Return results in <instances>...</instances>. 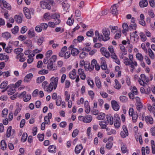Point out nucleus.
I'll use <instances>...</instances> for the list:
<instances>
[{"label":"nucleus","mask_w":155,"mask_h":155,"mask_svg":"<svg viewBox=\"0 0 155 155\" xmlns=\"http://www.w3.org/2000/svg\"><path fill=\"white\" fill-rule=\"evenodd\" d=\"M58 78L56 77L55 78L53 77L50 79L51 83L48 85V88L47 90L48 92H51L53 90V89L55 90L56 89L58 83Z\"/></svg>","instance_id":"1"},{"label":"nucleus","mask_w":155,"mask_h":155,"mask_svg":"<svg viewBox=\"0 0 155 155\" xmlns=\"http://www.w3.org/2000/svg\"><path fill=\"white\" fill-rule=\"evenodd\" d=\"M74 46L73 45H71L68 48V50L71 51V55L74 56H77L79 53V51L78 49L74 48Z\"/></svg>","instance_id":"2"},{"label":"nucleus","mask_w":155,"mask_h":155,"mask_svg":"<svg viewBox=\"0 0 155 155\" xmlns=\"http://www.w3.org/2000/svg\"><path fill=\"white\" fill-rule=\"evenodd\" d=\"M51 19L52 18L55 19V21L56 25H58L60 23L61 21L59 19L60 18V15L59 14L55 13L54 14H51Z\"/></svg>","instance_id":"3"},{"label":"nucleus","mask_w":155,"mask_h":155,"mask_svg":"<svg viewBox=\"0 0 155 155\" xmlns=\"http://www.w3.org/2000/svg\"><path fill=\"white\" fill-rule=\"evenodd\" d=\"M102 33L106 39L105 41H107L110 39L109 35H110V32L108 28H104L102 30Z\"/></svg>","instance_id":"4"},{"label":"nucleus","mask_w":155,"mask_h":155,"mask_svg":"<svg viewBox=\"0 0 155 155\" xmlns=\"http://www.w3.org/2000/svg\"><path fill=\"white\" fill-rule=\"evenodd\" d=\"M15 133V130L14 129L12 130L11 126H9L7 130L6 137H9L10 136H13Z\"/></svg>","instance_id":"5"},{"label":"nucleus","mask_w":155,"mask_h":155,"mask_svg":"<svg viewBox=\"0 0 155 155\" xmlns=\"http://www.w3.org/2000/svg\"><path fill=\"white\" fill-rule=\"evenodd\" d=\"M40 5L41 7L43 9H47L50 10L51 9V6L49 3L46 2L42 1L40 2Z\"/></svg>","instance_id":"6"},{"label":"nucleus","mask_w":155,"mask_h":155,"mask_svg":"<svg viewBox=\"0 0 155 155\" xmlns=\"http://www.w3.org/2000/svg\"><path fill=\"white\" fill-rule=\"evenodd\" d=\"M118 3L115 4L112 6L110 8V12L112 14L114 15H116L117 14L118 11L117 8V6L118 5Z\"/></svg>","instance_id":"7"},{"label":"nucleus","mask_w":155,"mask_h":155,"mask_svg":"<svg viewBox=\"0 0 155 155\" xmlns=\"http://www.w3.org/2000/svg\"><path fill=\"white\" fill-rule=\"evenodd\" d=\"M112 107L113 109L115 110H118L120 108L117 102L115 100H112L111 101Z\"/></svg>","instance_id":"8"},{"label":"nucleus","mask_w":155,"mask_h":155,"mask_svg":"<svg viewBox=\"0 0 155 155\" xmlns=\"http://www.w3.org/2000/svg\"><path fill=\"white\" fill-rule=\"evenodd\" d=\"M24 13L27 18L30 19L31 18V16L30 12V10L26 7H24L23 8Z\"/></svg>","instance_id":"9"},{"label":"nucleus","mask_w":155,"mask_h":155,"mask_svg":"<svg viewBox=\"0 0 155 155\" xmlns=\"http://www.w3.org/2000/svg\"><path fill=\"white\" fill-rule=\"evenodd\" d=\"M2 2H0V6L1 7V8H2V6L3 5L4 8H7L8 10L11 9V6L9 4L4 0H3Z\"/></svg>","instance_id":"10"},{"label":"nucleus","mask_w":155,"mask_h":155,"mask_svg":"<svg viewBox=\"0 0 155 155\" xmlns=\"http://www.w3.org/2000/svg\"><path fill=\"white\" fill-rule=\"evenodd\" d=\"M78 74L80 75L81 79L84 80L86 78V75L84 73L83 69L79 68L78 69Z\"/></svg>","instance_id":"11"},{"label":"nucleus","mask_w":155,"mask_h":155,"mask_svg":"<svg viewBox=\"0 0 155 155\" xmlns=\"http://www.w3.org/2000/svg\"><path fill=\"white\" fill-rule=\"evenodd\" d=\"M70 78L72 79H74L76 77V71L75 69H73L70 72L69 74Z\"/></svg>","instance_id":"12"},{"label":"nucleus","mask_w":155,"mask_h":155,"mask_svg":"<svg viewBox=\"0 0 155 155\" xmlns=\"http://www.w3.org/2000/svg\"><path fill=\"white\" fill-rule=\"evenodd\" d=\"M33 75L32 73H29L27 74L24 78V81L25 82L30 81L33 77Z\"/></svg>","instance_id":"13"},{"label":"nucleus","mask_w":155,"mask_h":155,"mask_svg":"<svg viewBox=\"0 0 155 155\" xmlns=\"http://www.w3.org/2000/svg\"><path fill=\"white\" fill-rule=\"evenodd\" d=\"M8 95H12L15 92L16 90L14 87H12L9 86L8 87Z\"/></svg>","instance_id":"14"},{"label":"nucleus","mask_w":155,"mask_h":155,"mask_svg":"<svg viewBox=\"0 0 155 155\" xmlns=\"http://www.w3.org/2000/svg\"><path fill=\"white\" fill-rule=\"evenodd\" d=\"M95 83L97 87L99 89L101 88V84L100 79L98 77H96L95 79Z\"/></svg>","instance_id":"15"},{"label":"nucleus","mask_w":155,"mask_h":155,"mask_svg":"<svg viewBox=\"0 0 155 155\" xmlns=\"http://www.w3.org/2000/svg\"><path fill=\"white\" fill-rule=\"evenodd\" d=\"M52 117V114L51 113H49L48 116H46L44 117V120L46 124H49L50 123V119H51Z\"/></svg>","instance_id":"16"},{"label":"nucleus","mask_w":155,"mask_h":155,"mask_svg":"<svg viewBox=\"0 0 155 155\" xmlns=\"http://www.w3.org/2000/svg\"><path fill=\"white\" fill-rule=\"evenodd\" d=\"M106 118L107 120L110 123V124L111 125H112L114 122L113 118L111 115L110 114H107L106 115Z\"/></svg>","instance_id":"17"},{"label":"nucleus","mask_w":155,"mask_h":155,"mask_svg":"<svg viewBox=\"0 0 155 155\" xmlns=\"http://www.w3.org/2000/svg\"><path fill=\"white\" fill-rule=\"evenodd\" d=\"M148 4L147 1V0H142L140 2L139 5L141 8H144L146 7Z\"/></svg>","instance_id":"18"},{"label":"nucleus","mask_w":155,"mask_h":155,"mask_svg":"<svg viewBox=\"0 0 155 155\" xmlns=\"http://www.w3.org/2000/svg\"><path fill=\"white\" fill-rule=\"evenodd\" d=\"M92 120V118L91 116L87 115L84 117L83 122L86 123L90 122Z\"/></svg>","instance_id":"19"},{"label":"nucleus","mask_w":155,"mask_h":155,"mask_svg":"<svg viewBox=\"0 0 155 155\" xmlns=\"http://www.w3.org/2000/svg\"><path fill=\"white\" fill-rule=\"evenodd\" d=\"M83 149L82 145L81 144L77 146L75 149V152L76 153H80V151Z\"/></svg>","instance_id":"20"},{"label":"nucleus","mask_w":155,"mask_h":155,"mask_svg":"<svg viewBox=\"0 0 155 155\" xmlns=\"http://www.w3.org/2000/svg\"><path fill=\"white\" fill-rule=\"evenodd\" d=\"M48 151L52 153H55L56 151V147L54 145H50L48 148Z\"/></svg>","instance_id":"21"},{"label":"nucleus","mask_w":155,"mask_h":155,"mask_svg":"<svg viewBox=\"0 0 155 155\" xmlns=\"http://www.w3.org/2000/svg\"><path fill=\"white\" fill-rule=\"evenodd\" d=\"M123 30L122 31L123 33L124 34L128 31V26L127 23H124L122 25Z\"/></svg>","instance_id":"22"},{"label":"nucleus","mask_w":155,"mask_h":155,"mask_svg":"<svg viewBox=\"0 0 155 155\" xmlns=\"http://www.w3.org/2000/svg\"><path fill=\"white\" fill-rule=\"evenodd\" d=\"M44 41V38L42 37H39L37 38V43L38 45H41Z\"/></svg>","instance_id":"23"},{"label":"nucleus","mask_w":155,"mask_h":155,"mask_svg":"<svg viewBox=\"0 0 155 155\" xmlns=\"http://www.w3.org/2000/svg\"><path fill=\"white\" fill-rule=\"evenodd\" d=\"M97 63L96 60L95 59H93L91 62V64H90V71H92L94 69V67Z\"/></svg>","instance_id":"24"},{"label":"nucleus","mask_w":155,"mask_h":155,"mask_svg":"<svg viewBox=\"0 0 155 155\" xmlns=\"http://www.w3.org/2000/svg\"><path fill=\"white\" fill-rule=\"evenodd\" d=\"M28 34L30 38H33L35 36V33L33 29H30L28 31Z\"/></svg>","instance_id":"25"},{"label":"nucleus","mask_w":155,"mask_h":155,"mask_svg":"<svg viewBox=\"0 0 155 155\" xmlns=\"http://www.w3.org/2000/svg\"><path fill=\"white\" fill-rule=\"evenodd\" d=\"M137 65V62L135 61H130V67L132 68V69L131 70V71H132L133 70L135 69L134 66L136 67Z\"/></svg>","instance_id":"26"},{"label":"nucleus","mask_w":155,"mask_h":155,"mask_svg":"<svg viewBox=\"0 0 155 155\" xmlns=\"http://www.w3.org/2000/svg\"><path fill=\"white\" fill-rule=\"evenodd\" d=\"M107 122L106 121H101L99 122V124L101 127V129H104L107 127Z\"/></svg>","instance_id":"27"},{"label":"nucleus","mask_w":155,"mask_h":155,"mask_svg":"<svg viewBox=\"0 0 155 155\" xmlns=\"http://www.w3.org/2000/svg\"><path fill=\"white\" fill-rule=\"evenodd\" d=\"M145 120L147 123H149L150 124H152L153 123V119L151 117L147 116L145 117Z\"/></svg>","instance_id":"28"},{"label":"nucleus","mask_w":155,"mask_h":155,"mask_svg":"<svg viewBox=\"0 0 155 155\" xmlns=\"http://www.w3.org/2000/svg\"><path fill=\"white\" fill-rule=\"evenodd\" d=\"M2 35L4 38L6 40L8 39L11 37L10 34L7 32L2 33Z\"/></svg>","instance_id":"29"},{"label":"nucleus","mask_w":155,"mask_h":155,"mask_svg":"<svg viewBox=\"0 0 155 155\" xmlns=\"http://www.w3.org/2000/svg\"><path fill=\"white\" fill-rule=\"evenodd\" d=\"M1 149L4 150L7 148V144L5 141L4 140H2L1 142Z\"/></svg>","instance_id":"30"},{"label":"nucleus","mask_w":155,"mask_h":155,"mask_svg":"<svg viewBox=\"0 0 155 155\" xmlns=\"http://www.w3.org/2000/svg\"><path fill=\"white\" fill-rule=\"evenodd\" d=\"M15 21H16L17 23H20L22 22V19L21 17L18 15H16L14 17Z\"/></svg>","instance_id":"31"},{"label":"nucleus","mask_w":155,"mask_h":155,"mask_svg":"<svg viewBox=\"0 0 155 155\" xmlns=\"http://www.w3.org/2000/svg\"><path fill=\"white\" fill-rule=\"evenodd\" d=\"M48 84V82L47 81H45L43 82L42 84V86L43 87L45 90L47 92L48 89H49L48 88V86H47Z\"/></svg>","instance_id":"32"},{"label":"nucleus","mask_w":155,"mask_h":155,"mask_svg":"<svg viewBox=\"0 0 155 155\" xmlns=\"http://www.w3.org/2000/svg\"><path fill=\"white\" fill-rule=\"evenodd\" d=\"M53 61L52 60H50L48 64L47 68L50 70H54L53 66Z\"/></svg>","instance_id":"33"},{"label":"nucleus","mask_w":155,"mask_h":155,"mask_svg":"<svg viewBox=\"0 0 155 155\" xmlns=\"http://www.w3.org/2000/svg\"><path fill=\"white\" fill-rule=\"evenodd\" d=\"M51 15L49 12L45 13L43 16L44 18L47 20H50L51 19Z\"/></svg>","instance_id":"34"},{"label":"nucleus","mask_w":155,"mask_h":155,"mask_svg":"<svg viewBox=\"0 0 155 155\" xmlns=\"http://www.w3.org/2000/svg\"><path fill=\"white\" fill-rule=\"evenodd\" d=\"M105 115L104 113H101L99 114L97 118L98 120H103L105 118Z\"/></svg>","instance_id":"35"},{"label":"nucleus","mask_w":155,"mask_h":155,"mask_svg":"<svg viewBox=\"0 0 155 155\" xmlns=\"http://www.w3.org/2000/svg\"><path fill=\"white\" fill-rule=\"evenodd\" d=\"M140 37L141 40L142 41H145L146 40L147 38L143 32H140Z\"/></svg>","instance_id":"36"},{"label":"nucleus","mask_w":155,"mask_h":155,"mask_svg":"<svg viewBox=\"0 0 155 155\" xmlns=\"http://www.w3.org/2000/svg\"><path fill=\"white\" fill-rule=\"evenodd\" d=\"M45 79V77L42 76L40 77H38L36 79V81L38 83H41Z\"/></svg>","instance_id":"37"},{"label":"nucleus","mask_w":155,"mask_h":155,"mask_svg":"<svg viewBox=\"0 0 155 155\" xmlns=\"http://www.w3.org/2000/svg\"><path fill=\"white\" fill-rule=\"evenodd\" d=\"M8 109L7 108L3 109L2 112V116L3 117H5L8 114Z\"/></svg>","instance_id":"38"},{"label":"nucleus","mask_w":155,"mask_h":155,"mask_svg":"<svg viewBox=\"0 0 155 155\" xmlns=\"http://www.w3.org/2000/svg\"><path fill=\"white\" fill-rule=\"evenodd\" d=\"M120 101L123 103H125L127 101L128 98L125 96H121L120 97Z\"/></svg>","instance_id":"39"},{"label":"nucleus","mask_w":155,"mask_h":155,"mask_svg":"<svg viewBox=\"0 0 155 155\" xmlns=\"http://www.w3.org/2000/svg\"><path fill=\"white\" fill-rule=\"evenodd\" d=\"M31 96L30 94H28L23 98V100L24 101H28L31 99Z\"/></svg>","instance_id":"40"},{"label":"nucleus","mask_w":155,"mask_h":155,"mask_svg":"<svg viewBox=\"0 0 155 155\" xmlns=\"http://www.w3.org/2000/svg\"><path fill=\"white\" fill-rule=\"evenodd\" d=\"M27 137V134L26 133H24L21 139V141L23 142H25L26 140Z\"/></svg>","instance_id":"41"},{"label":"nucleus","mask_w":155,"mask_h":155,"mask_svg":"<svg viewBox=\"0 0 155 155\" xmlns=\"http://www.w3.org/2000/svg\"><path fill=\"white\" fill-rule=\"evenodd\" d=\"M12 32L14 34H15L18 33L19 31V28L18 26H15L14 28L12 29Z\"/></svg>","instance_id":"42"},{"label":"nucleus","mask_w":155,"mask_h":155,"mask_svg":"<svg viewBox=\"0 0 155 155\" xmlns=\"http://www.w3.org/2000/svg\"><path fill=\"white\" fill-rule=\"evenodd\" d=\"M149 55L150 57L152 59L154 58V55L153 51L150 48H149L148 49Z\"/></svg>","instance_id":"43"},{"label":"nucleus","mask_w":155,"mask_h":155,"mask_svg":"<svg viewBox=\"0 0 155 155\" xmlns=\"http://www.w3.org/2000/svg\"><path fill=\"white\" fill-rule=\"evenodd\" d=\"M136 57L137 59L139 60L140 61H143V57L142 54H141L140 53H138L136 54Z\"/></svg>","instance_id":"44"},{"label":"nucleus","mask_w":155,"mask_h":155,"mask_svg":"<svg viewBox=\"0 0 155 155\" xmlns=\"http://www.w3.org/2000/svg\"><path fill=\"white\" fill-rule=\"evenodd\" d=\"M23 49L21 48H16L14 51V52L16 54H21Z\"/></svg>","instance_id":"45"},{"label":"nucleus","mask_w":155,"mask_h":155,"mask_svg":"<svg viewBox=\"0 0 155 155\" xmlns=\"http://www.w3.org/2000/svg\"><path fill=\"white\" fill-rule=\"evenodd\" d=\"M8 85V82L4 81H3L0 85V87L1 89H4Z\"/></svg>","instance_id":"46"},{"label":"nucleus","mask_w":155,"mask_h":155,"mask_svg":"<svg viewBox=\"0 0 155 155\" xmlns=\"http://www.w3.org/2000/svg\"><path fill=\"white\" fill-rule=\"evenodd\" d=\"M140 77L144 81H145L147 82H148L149 81V80L148 78L144 74H141Z\"/></svg>","instance_id":"47"},{"label":"nucleus","mask_w":155,"mask_h":155,"mask_svg":"<svg viewBox=\"0 0 155 155\" xmlns=\"http://www.w3.org/2000/svg\"><path fill=\"white\" fill-rule=\"evenodd\" d=\"M56 103L57 105L60 106L61 103V98L60 97L58 96L57 99H56Z\"/></svg>","instance_id":"48"},{"label":"nucleus","mask_w":155,"mask_h":155,"mask_svg":"<svg viewBox=\"0 0 155 155\" xmlns=\"http://www.w3.org/2000/svg\"><path fill=\"white\" fill-rule=\"evenodd\" d=\"M136 108L137 110L140 111L143 108V105L141 103H137L136 105Z\"/></svg>","instance_id":"49"},{"label":"nucleus","mask_w":155,"mask_h":155,"mask_svg":"<svg viewBox=\"0 0 155 155\" xmlns=\"http://www.w3.org/2000/svg\"><path fill=\"white\" fill-rule=\"evenodd\" d=\"M24 44L28 47H32V41L30 40H27L24 42Z\"/></svg>","instance_id":"50"},{"label":"nucleus","mask_w":155,"mask_h":155,"mask_svg":"<svg viewBox=\"0 0 155 155\" xmlns=\"http://www.w3.org/2000/svg\"><path fill=\"white\" fill-rule=\"evenodd\" d=\"M40 27L42 28V30H46L48 27V25L46 23H43L40 24Z\"/></svg>","instance_id":"51"},{"label":"nucleus","mask_w":155,"mask_h":155,"mask_svg":"<svg viewBox=\"0 0 155 155\" xmlns=\"http://www.w3.org/2000/svg\"><path fill=\"white\" fill-rule=\"evenodd\" d=\"M37 137L38 138L39 141H42L44 139V134H38L37 135Z\"/></svg>","instance_id":"52"},{"label":"nucleus","mask_w":155,"mask_h":155,"mask_svg":"<svg viewBox=\"0 0 155 155\" xmlns=\"http://www.w3.org/2000/svg\"><path fill=\"white\" fill-rule=\"evenodd\" d=\"M74 19H71V17H69L67 21V23L70 26H71L74 23Z\"/></svg>","instance_id":"53"},{"label":"nucleus","mask_w":155,"mask_h":155,"mask_svg":"<svg viewBox=\"0 0 155 155\" xmlns=\"http://www.w3.org/2000/svg\"><path fill=\"white\" fill-rule=\"evenodd\" d=\"M113 120H114V122L120 121V118L118 115L117 114H114V116Z\"/></svg>","instance_id":"54"},{"label":"nucleus","mask_w":155,"mask_h":155,"mask_svg":"<svg viewBox=\"0 0 155 155\" xmlns=\"http://www.w3.org/2000/svg\"><path fill=\"white\" fill-rule=\"evenodd\" d=\"M113 144L112 142L109 141L107 143L106 145V147L107 149H110L112 147Z\"/></svg>","instance_id":"55"},{"label":"nucleus","mask_w":155,"mask_h":155,"mask_svg":"<svg viewBox=\"0 0 155 155\" xmlns=\"http://www.w3.org/2000/svg\"><path fill=\"white\" fill-rule=\"evenodd\" d=\"M48 70L43 69L39 71L38 72V73L41 74H45L48 73Z\"/></svg>","instance_id":"56"},{"label":"nucleus","mask_w":155,"mask_h":155,"mask_svg":"<svg viewBox=\"0 0 155 155\" xmlns=\"http://www.w3.org/2000/svg\"><path fill=\"white\" fill-rule=\"evenodd\" d=\"M87 55V53L83 52L80 53L79 55V57L83 59Z\"/></svg>","instance_id":"57"},{"label":"nucleus","mask_w":155,"mask_h":155,"mask_svg":"<svg viewBox=\"0 0 155 155\" xmlns=\"http://www.w3.org/2000/svg\"><path fill=\"white\" fill-rule=\"evenodd\" d=\"M124 62L126 65H130V61H129L128 58L125 57L124 59Z\"/></svg>","instance_id":"58"},{"label":"nucleus","mask_w":155,"mask_h":155,"mask_svg":"<svg viewBox=\"0 0 155 155\" xmlns=\"http://www.w3.org/2000/svg\"><path fill=\"white\" fill-rule=\"evenodd\" d=\"M78 132L79 131L77 129L74 130L72 133V137H75L78 134Z\"/></svg>","instance_id":"59"},{"label":"nucleus","mask_w":155,"mask_h":155,"mask_svg":"<svg viewBox=\"0 0 155 155\" xmlns=\"http://www.w3.org/2000/svg\"><path fill=\"white\" fill-rule=\"evenodd\" d=\"M132 116V120H133V121L134 122H136L138 117V115L137 113H134V114H133Z\"/></svg>","instance_id":"60"},{"label":"nucleus","mask_w":155,"mask_h":155,"mask_svg":"<svg viewBox=\"0 0 155 155\" xmlns=\"http://www.w3.org/2000/svg\"><path fill=\"white\" fill-rule=\"evenodd\" d=\"M85 69L86 71H90V64L89 63H85L84 65Z\"/></svg>","instance_id":"61"},{"label":"nucleus","mask_w":155,"mask_h":155,"mask_svg":"<svg viewBox=\"0 0 155 155\" xmlns=\"http://www.w3.org/2000/svg\"><path fill=\"white\" fill-rule=\"evenodd\" d=\"M19 43V41H10L9 42V44H12L14 46L16 47L18 46Z\"/></svg>","instance_id":"62"},{"label":"nucleus","mask_w":155,"mask_h":155,"mask_svg":"<svg viewBox=\"0 0 155 155\" xmlns=\"http://www.w3.org/2000/svg\"><path fill=\"white\" fill-rule=\"evenodd\" d=\"M109 28H111V32H112L114 33L117 29V27L116 26H113L111 25L109 26Z\"/></svg>","instance_id":"63"},{"label":"nucleus","mask_w":155,"mask_h":155,"mask_svg":"<svg viewBox=\"0 0 155 155\" xmlns=\"http://www.w3.org/2000/svg\"><path fill=\"white\" fill-rule=\"evenodd\" d=\"M26 92L25 91H24L22 92H21L20 94H18V97H19L22 98L24 97L26 95Z\"/></svg>","instance_id":"64"}]
</instances>
